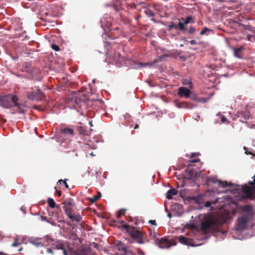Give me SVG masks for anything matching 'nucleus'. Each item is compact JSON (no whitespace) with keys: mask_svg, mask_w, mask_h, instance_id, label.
<instances>
[{"mask_svg":"<svg viewBox=\"0 0 255 255\" xmlns=\"http://www.w3.org/2000/svg\"><path fill=\"white\" fill-rule=\"evenodd\" d=\"M227 187H229V189L226 191L227 192H229L233 194H239L241 192H243L244 194L240 196V200H243L247 199H251V195L248 194V192L250 190V187L247 184L242 185L240 187L238 185L230 183H228Z\"/></svg>","mask_w":255,"mask_h":255,"instance_id":"obj_1","label":"nucleus"},{"mask_svg":"<svg viewBox=\"0 0 255 255\" xmlns=\"http://www.w3.org/2000/svg\"><path fill=\"white\" fill-rule=\"evenodd\" d=\"M18 98L15 95L8 94L3 96H0V106L3 108L9 109L13 106L18 107Z\"/></svg>","mask_w":255,"mask_h":255,"instance_id":"obj_2","label":"nucleus"},{"mask_svg":"<svg viewBox=\"0 0 255 255\" xmlns=\"http://www.w3.org/2000/svg\"><path fill=\"white\" fill-rule=\"evenodd\" d=\"M249 218L247 216H242L238 218L237 225L235 227L237 231H243L246 229L249 222Z\"/></svg>","mask_w":255,"mask_h":255,"instance_id":"obj_3","label":"nucleus"},{"mask_svg":"<svg viewBox=\"0 0 255 255\" xmlns=\"http://www.w3.org/2000/svg\"><path fill=\"white\" fill-rule=\"evenodd\" d=\"M155 242L156 245H157L159 248L163 249H169L171 246H175L176 244V243L171 244L170 242L164 238L157 239Z\"/></svg>","mask_w":255,"mask_h":255,"instance_id":"obj_4","label":"nucleus"},{"mask_svg":"<svg viewBox=\"0 0 255 255\" xmlns=\"http://www.w3.org/2000/svg\"><path fill=\"white\" fill-rule=\"evenodd\" d=\"M210 183H218L219 185L223 188H226L228 185L227 181L223 182L220 180H218L216 177H210L207 178L206 184L209 185Z\"/></svg>","mask_w":255,"mask_h":255,"instance_id":"obj_5","label":"nucleus"},{"mask_svg":"<svg viewBox=\"0 0 255 255\" xmlns=\"http://www.w3.org/2000/svg\"><path fill=\"white\" fill-rule=\"evenodd\" d=\"M161 7L160 5H154L151 9L145 8L144 9V12L147 15L149 16H155L156 15L159 14L160 16H162L161 14L158 13L157 12L160 11Z\"/></svg>","mask_w":255,"mask_h":255,"instance_id":"obj_6","label":"nucleus"},{"mask_svg":"<svg viewBox=\"0 0 255 255\" xmlns=\"http://www.w3.org/2000/svg\"><path fill=\"white\" fill-rule=\"evenodd\" d=\"M253 208L252 205H243L241 207L242 211L246 213V215L244 216H247L248 218H253L254 216Z\"/></svg>","mask_w":255,"mask_h":255,"instance_id":"obj_7","label":"nucleus"},{"mask_svg":"<svg viewBox=\"0 0 255 255\" xmlns=\"http://www.w3.org/2000/svg\"><path fill=\"white\" fill-rule=\"evenodd\" d=\"M192 93V91L188 88L180 87L178 88V94L181 97L188 98Z\"/></svg>","mask_w":255,"mask_h":255,"instance_id":"obj_8","label":"nucleus"},{"mask_svg":"<svg viewBox=\"0 0 255 255\" xmlns=\"http://www.w3.org/2000/svg\"><path fill=\"white\" fill-rule=\"evenodd\" d=\"M179 242L182 245H186L187 246L190 247H196L198 245H195L192 243V240H188L187 238L184 237L183 235H180L178 237Z\"/></svg>","mask_w":255,"mask_h":255,"instance_id":"obj_9","label":"nucleus"},{"mask_svg":"<svg viewBox=\"0 0 255 255\" xmlns=\"http://www.w3.org/2000/svg\"><path fill=\"white\" fill-rule=\"evenodd\" d=\"M108 17H102L100 20L101 27L103 28L105 32H107V29H109L111 26V23L107 20Z\"/></svg>","mask_w":255,"mask_h":255,"instance_id":"obj_10","label":"nucleus"},{"mask_svg":"<svg viewBox=\"0 0 255 255\" xmlns=\"http://www.w3.org/2000/svg\"><path fill=\"white\" fill-rule=\"evenodd\" d=\"M85 97L84 94H82L80 93L76 95L73 99L74 101V103L77 105H80L81 102L85 103L86 102L84 98Z\"/></svg>","mask_w":255,"mask_h":255,"instance_id":"obj_11","label":"nucleus"},{"mask_svg":"<svg viewBox=\"0 0 255 255\" xmlns=\"http://www.w3.org/2000/svg\"><path fill=\"white\" fill-rule=\"evenodd\" d=\"M192 17H186L185 20L184 18H182V20L184 21L183 22L179 21L177 24L179 29L181 31L184 30V25L190 23L191 20L192 19Z\"/></svg>","mask_w":255,"mask_h":255,"instance_id":"obj_12","label":"nucleus"},{"mask_svg":"<svg viewBox=\"0 0 255 255\" xmlns=\"http://www.w3.org/2000/svg\"><path fill=\"white\" fill-rule=\"evenodd\" d=\"M155 64V62L150 63V62H145L141 63L138 62L134 64V66L133 67L134 69H138V68H146L147 66L151 67L153 66Z\"/></svg>","mask_w":255,"mask_h":255,"instance_id":"obj_13","label":"nucleus"},{"mask_svg":"<svg viewBox=\"0 0 255 255\" xmlns=\"http://www.w3.org/2000/svg\"><path fill=\"white\" fill-rule=\"evenodd\" d=\"M175 106L176 107L179 109H192L193 106L191 104H187L186 103H178L175 102Z\"/></svg>","mask_w":255,"mask_h":255,"instance_id":"obj_14","label":"nucleus"},{"mask_svg":"<svg viewBox=\"0 0 255 255\" xmlns=\"http://www.w3.org/2000/svg\"><path fill=\"white\" fill-rule=\"evenodd\" d=\"M171 210L172 211H175L178 212H183V206L182 205L178 203H174L171 206Z\"/></svg>","mask_w":255,"mask_h":255,"instance_id":"obj_15","label":"nucleus"},{"mask_svg":"<svg viewBox=\"0 0 255 255\" xmlns=\"http://www.w3.org/2000/svg\"><path fill=\"white\" fill-rule=\"evenodd\" d=\"M27 98L30 101H40V99L38 98L36 93H35L33 91L27 93Z\"/></svg>","mask_w":255,"mask_h":255,"instance_id":"obj_16","label":"nucleus"},{"mask_svg":"<svg viewBox=\"0 0 255 255\" xmlns=\"http://www.w3.org/2000/svg\"><path fill=\"white\" fill-rule=\"evenodd\" d=\"M178 191L175 188H172L168 190L166 194V197L167 199L170 200L172 198L173 195H176L177 194Z\"/></svg>","mask_w":255,"mask_h":255,"instance_id":"obj_17","label":"nucleus"},{"mask_svg":"<svg viewBox=\"0 0 255 255\" xmlns=\"http://www.w3.org/2000/svg\"><path fill=\"white\" fill-rule=\"evenodd\" d=\"M62 133H64L65 135L72 136L74 134V131L72 128H63L60 129Z\"/></svg>","mask_w":255,"mask_h":255,"instance_id":"obj_18","label":"nucleus"},{"mask_svg":"<svg viewBox=\"0 0 255 255\" xmlns=\"http://www.w3.org/2000/svg\"><path fill=\"white\" fill-rule=\"evenodd\" d=\"M250 117V112L248 111H243L242 118L240 119L239 121L242 123H247V121L249 119Z\"/></svg>","mask_w":255,"mask_h":255,"instance_id":"obj_19","label":"nucleus"},{"mask_svg":"<svg viewBox=\"0 0 255 255\" xmlns=\"http://www.w3.org/2000/svg\"><path fill=\"white\" fill-rule=\"evenodd\" d=\"M77 129L79 132L80 134L83 136L88 135L89 133H90L88 130L86 129L85 128L83 127H77Z\"/></svg>","mask_w":255,"mask_h":255,"instance_id":"obj_20","label":"nucleus"},{"mask_svg":"<svg viewBox=\"0 0 255 255\" xmlns=\"http://www.w3.org/2000/svg\"><path fill=\"white\" fill-rule=\"evenodd\" d=\"M72 222H76L77 223L80 222L82 219V217L79 214H77L75 215H73V214L68 218Z\"/></svg>","mask_w":255,"mask_h":255,"instance_id":"obj_21","label":"nucleus"},{"mask_svg":"<svg viewBox=\"0 0 255 255\" xmlns=\"http://www.w3.org/2000/svg\"><path fill=\"white\" fill-rule=\"evenodd\" d=\"M74 206H64L63 208L65 212V214L67 215V217L69 218L70 216L72 215V213L73 212V207Z\"/></svg>","mask_w":255,"mask_h":255,"instance_id":"obj_22","label":"nucleus"},{"mask_svg":"<svg viewBox=\"0 0 255 255\" xmlns=\"http://www.w3.org/2000/svg\"><path fill=\"white\" fill-rule=\"evenodd\" d=\"M130 235H131L132 238L134 240H137L139 238H143V236L141 234V233L139 231H136L135 232H133L131 233Z\"/></svg>","mask_w":255,"mask_h":255,"instance_id":"obj_23","label":"nucleus"},{"mask_svg":"<svg viewBox=\"0 0 255 255\" xmlns=\"http://www.w3.org/2000/svg\"><path fill=\"white\" fill-rule=\"evenodd\" d=\"M233 52H234V55L235 57L239 58V59H242L243 57L240 55V52L242 50V48L241 47L239 48H233Z\"/></svg>","mask_w":255,"mask_h":255,"instance_id":"obj_24","label":"nucleus"},{"mask_svg":"<svg viewBox=\"0 0 255 255\" xmlns=\"http://www.w3.org/2000/svg\"><path fill=\"white\" fill-rule=\"evenodd\" d=\"M63 205L64 206H75L74 200L70 198L66 199L65 201L63 202Z\"/></svg>","mask_w":255,"mask_h":255,"instance_id":"obj_25","label":"nucleus"},{"mask_svg":"<svg viewBox=\"0 0 255 255\" xmlns=\"http://www.w3.org/2000/svg\"><path fill=\"white\" fill-rule=\"evenodd\" d=\"M36 90L37 93L36 95L38 97V98L40 99V101H41L45 97V94L38 87H37Z\"/></svg>","mask_w":255,"mask_h":255,"instance_id":"obj_26","label":"nucleus"},{"mask_svg":"<svg viewBox=\"0 0 255 255\" xmlns=\"http://www.w3.org/2000/svg\"><path fill=\"white\" fill-rule=\"evenodd\" d=\"M233 21L234 23L238 24L239 25H240V26H242V27H243L245 30L251 31L252 29V27L250 25L244 24H242L235 20H233Z\"/></svg>","mask_w":255,"mask_h":255,"instance_id":"obj_27","label":"nucleus"},{"mask_svg":"<svg viewBox=\"0 0 255 255\" xmlns=\"http://www.w3.org/2000/svg\"><path fill=\"white\" fill-rule=\"evenodd\" d=\"M186 172L188 174V177H186L187 180H194L193 170L192 169L187 168L186 169Z\"/></svg>","mask_w":255,"mask_h":255,"instance_id":"obj_28","label":"nucleus"},{"mask_svg":"<svg viewBox=\"0 0 255 255\" xmlns=\"http://www.w3.org/2000/svg\"><path fill=\"white\" fill-rule=\"evenodd\" d=\"M118 250L119 251H123L124 252H127V250L125 245L123 244L122 242H119L118 245Z\"/></svg>","mask_w":255,"mask_h":255,"instance_id":"obj_29","label":"nucleus"},{"mask_svg":"<svg viewBox=\"0 0 255 255\" xmlns=\"http://www.w3.org/2000/svg\"><path fill=\"white\" fill-rule=\"evenodd\" d=\"M97 196H93L92 197L90 198L89 199V200L91 201L92 203L96 202L98 199H99L102 196V194L100 192H97Z\"/></svg>","mask_w":255,"mask_h":255,"instance_id":"obj_30","label":"nucleus"},{"mask_svg":"<svg viewBox=\"0 0 255 255\" xmlns=\"http://www.w3.org/2000/svg\"><path fill=\"white\" fill-rule=\"evenodd\" d=\"M48 205L52 208L55 207L56 203L53 198L49 197L47 199Z\"/></svg>","mask_w":255,"mask_h":255,"instance_id":"obj_31","label":"nucleus"},{"mask_svg":"<svg viewBox=\"0 0 255 255\" xmlns=\"http://www.w3.org/2000/svg\"><path fill=\"white\" fill-rule=\"evenodd\" d=\"M74 255H87L85 249L81 250L80 251H76L74 252Z\"/></svg>","mask_w":255,"mask_h":255,"instance_id":"obj_32","label":"nucleus"},{"mask_svg":"<svg viewBox=\"0 0 255 255\" xmlns=\"http://www.w3.org/2000/svg\"><path fill=\"white\" fill-rule=\"evenodd\" d=\"M182 82L183 85L189 86V88L192 87V82L191 81L187 79H183Z\"/></svg>","mask_w":255,"mask_h":255,"instance_id":"obj_33","label":"nucleus"},{"mask_svg":"<svg viewBox=\"0 0 255 255\" xmlns=\"http://www.w3.org/2000/svg\"><path fill=\"white\" fill-rule=\"evenodd\" d=\"M243 116V111H238L235 114V117L233 118V120H235L237 118L242 119Z\"/></svg>","mask_w":255,"mask_h":255,"instance_id":"obj_34","label":"nucleus"},{"mask_svg":"<svg viewBox=\"0 0 255 255\" xmlns=\"http://www.w3.org/2000/svg\"><path fill=\"white\" fill-rule=\"evenodd\" d=\"M211 205H212V203L210 201H208L205 202L204 206L205 207L210 208V210H213L214 209V208L213 206H211Z\"/></svg>","mask_w":255,"mask_h":255,"instance_id":"obj_35","label":"nucleus"},{"mask_svg":"<svg viewBox=\"0 0 255 255\" xmlns=\"http://www.w3.org/2000/svg\"><path fill=\"white\" fill-rule=\"evenodd\" d=\"M21 104L19 103V106L16 107L17 108L18 110L16 111L17 113L24 114L26 112V111L24 109L21 108Z\"/></svg>","mask_w":255,"mask_h":255,"instance_id":"obj_36","label":"nucleus"},{"mask_svg":"<svg viewBox=\"0 0 255 255\" xmlns=\"http://www.w3.org/2000/svg\"><path fill=\"white\" fill-rule=\"evenodd\" d=\"M23 67L24 68H26V69H27V72H30L31 71V64L29 63H25L23 64Z\"/></svg>","mask_w":255,"mask_h":255,"instance_id":"obj_37","label":"nucleus"},{"mask_svg":"<svg viewBox=\"0 0 255 255\" xmlns=\"http://www.w3.org/2000/svg\"><path fill=\"white\" fill-rule=\"evenodd\" d=\"M125 212H126V209H124L123 208L121 209L119 211V213L117 215V217L118 218H119L121 215H124L125 214Z\"/></svg>","mask_w":255,"mask_h":255,"instance_id":"obj_38","label":"nucleus"},{"mask_svg":"<svg viewBox=\"0 0 255 255\" xmlns=\"http://www.w3.org/2000/svg\"><path fill=\"white\" fill-rule=\"evenodd\" d=\"M51 48L53 50H54L55 51H58L60 50L59 47L58 45H56L55 44H53L51 45Z\"/></svg>","mask_w":255,"mask_h":255,"instance_id":"obj_39","label":"nucleus"},{"mask_svg":"<svg viewBox=\"0 0 255 255\" xmlns=\"http://www.w3.org/2000/svg\"><path fill=\"white\" fill-rule=\"evenodd\" d=\"M210 29L207 27H205L200 32V35H204L207 31H210Z\"/></svg>","mask_w":255,"mask_h":255,"instance_id":"obj_40","label":"nucleus"},{"mask_svg":"<svg viewBox=\"0 0 255 255\" xmlns=\"http://www.w3.org/2000/svg\"><path fill=\"white\" fill-rule=\"evenodd\" d=\"M208 99H205L203 98H199L197 101L202 103H206L207 102Z\"/></svg>","mask_w":255,"mask_h":255,"instance_id":"obj_41","label":"nucleus"},{"mask_svg":"<svg viewBox=\"0 0 255 255\" xmlns=\"http://www.w3.org/2000/svg\"><path fill=\"white\" fill-rule=\"evenodd\" d=\"M117 5H120L121 6H124V4L126 3V2L125 0H117Z\"/></svg>","mask_w":255,"mask_h":255,"instance_id":"obj_42","label":"nucleus"},{"mask_svg":"<svg viewBox=\"0 0 255 255\" xmlns=\"http://www.w3.org/2000/svg\"><path fill=\"white\" fill-rule=\"evenodd\" d=\"M195 199H194V201L197 204L200 203V201L201 200V196L200 195H198L197 196H195Z\"/></svg>","mask_w":255,"mask_h":255,"instance_id":"obj_43","label":"nucleus"},{"mask_svg":"<svg viewBox=\"0 0 255 255\" xmlns=\"http://www.w3.org/2000/svg\"><path fill=\"white\" fill-rule=\"evenodd\" d=\"M39 219L42 221H45L47 223H49V220L47 219L46 217L43 216H40Z\"/></svg>","mask_w":255,"mask_h":255,"instance_id":"obj_44","label":"nucleus"},{"mask_svg":"<svg viewBox=\"0 0 255 255\" xmlns=\"http://www.w3.org/2000/svg\"><path fill=\"white\" fill-rule=\"evenodd\" d=\"M202 172V171H201L200 172H194L193 171V174H194V179H196L197 178L199 177L200 176V173Z\"/></svg>","mask_w":255,"mask_h":255,"instance_id":"obj_45","label":"nucleus"},{"mask_svg":"<svg viewBox=\"0 0 255 255\" xmlns=\"http://www.w3.org/2000/svg\"><path fill=\"white\" fill-rule=\"evenodd\" d=\"M195 31H196L195 29L193 27L191 26L189 28L188 32L190 34H193L195 32Z\"/></svg>","mask_w":255,"mask_h":255,"instance_id":"obj_46","label":"nucleus"},{"mask_svg":"<svg viewBox=\"0 0 255 255\" xmlns=\"http://www.w3.org/2000/svg\"><path fill=\"white\" fill-rule=\"evenodd\" d=\"M30 243L35 245L37 247H38L40 245H42L41 243H40V242H35L34 241H30Z\"/></svg>","mask_w":255,"mask_h":255,"instance_id":"obj_47","label":"nucleus"},{"mask_svg":"<svg viewBox=\"0 0 255 255\" xmlns=\"http://www.w3.org/2000/svg\"><path fill=\"white\" fill-rule=\"evenodd\" d=\"M176 26V24H175L174 22H171L170 23V24L168 25V27L170 29H172L174 27H175Z\"/></svg>","mask_w":255,"mask_h":255,"instance_id":"obj_48","label":"nucleus"},{"mask_svg":"<svg viewBox=\"0 0 255 255\" xmlns=\"http://www.w3.org/2000/svg\"><path fill=\"white\" fill-rule=\"evenodd\" d=\"M195 198V196H188L186 198V200L188 201L194 200Z\"/></svg>","mask_w":255,"mask_h":255,"instance_id":"obj_49","label":"nucleus"},{"mask_svg":"<svg viewBox=\"0 0 255 255\" xmlns=\"http://www.w3.org/2000/svg\"><path fill=\"white\" fill-rule=\"evenodd\" d=\"M148 223L153 225V226H156V221L155 220H150L149 221H148Z\"/></svg>","mask_w":255,"mask_h":255,"instance_id":"obj_50","label":"nucleus"},{"mask_svg":"<svg viewBox=\"0 0 255 255\" xmlns=\"http://www.w3.org/2000/svg\"><path fill=\"white\" fill-rule=\"evenodd\" d=\"M198 98H198V97H197L196 96H195V95L191 96V99L192 100H194V101H197V100H198Z\"/></svg>","mask_w":255,"mask_h":255,"instance_id":"obj_51","label":"nucleus"},{"mask_svg":"<svg viewBox=\"0 0 255 255\" xmlns=\"http://www.w3.org/2000/svg\"><path fill=\"white\" fill-rule=\"evenodd\" d=\"M200 161L199 158H196L195 159H191L190 160V162L192 163H197Z\"/></svg>","mask_w":255,"mask_h":255,"instance_id":"obj_52","label":"nucleus"},{"mask_svg":"<svg viewBox=\"0 0 255 255\" xmlns=\"http://www.w3.org/2000/svg\"><path fill=\"white\" fill-rule=\"evenodd\" d=\"M221 116H222L221 121L222 123H224L227 121V118L224 116L222 115Z\"/></svg>","mask_w":255,"mask_h":255,"instance_id":"obj_53","label":"nucleus"},{"mask_svg":"<svg viewBox=\"0 0 255 255\" xmlns=\"http://www.w3.org/2000/svg\"><path fill=\"white\" fill-rule=\"evenodd\" d=\"M137 243H138V244H143V241H142V238H139L138 239H137Z\"/></svg>","mask_w":255,"mask_h":255,"instance_id":"obj_54","label":"nucleus"},{"mask_svg":"<svg viewBox=\"0 0 255 255\" xmlns=\"http://www.w3.org/2000/svg\"><path fill=\"white\" fill-rule=\"evenodd\" d=\"M48 223L50 224V225L53 226H57V223H56L55 222L50 221V220H49V223Z\"/></svg>","mask_w":255,"mask_h":255,"instance_id":"obj_55","label":"nucleus"},{"mask_svg":"<svg viewBox=\"0 0 255 255\" xmlns=\"http://www.w3.org/2000/svg\"><path fill=\"white\" fill-rule=\"evenodd\" d=\"M67 180V179H65V180H64L63 181V183L64 184V186H65V187L66 188H69V185L67 184V183H66V181Z\"/></svg>","mask_w":255,"mask_h":255,"instance_id":"obj_56","label":"nucleus"},{"mask_svg":"<svg viewBox=\"0 0 255 255\" xmlns=\"http://www.w3.org/2000/svg\"><path fill=\"white\" fill-rule=\"evenodd\" d=\"M45 238L48 240H49V241H54V239L50 237L48 235H46L45 236Z\"/></svg>","mask_w":255,"mask_h":255,"instance_id":"obj_57","label":"nucleus"},{"mask_svg":"<svg viewBox=\"0 0 255 255\" xmlns=\"http://www.w3.org/2000/svg\"><path fill=\"white\" fill-rule=\"evenodd\" d=\"M190 43L191 44V45H196L197 44V42L196 40H191L190 41Z\"/></svg>","mask_w":255,"mask_h":255,"instance_id":"obj_58","label":"nucleus"},{"mask_svg":"<svg viewBox=\"0 0 255 255\" xmlns=\"http://www.w3.org/2000/svg\"><path fill=\"white\" fill-rule=\"evenodd\" d=\"M47 253L53 254V251H52V249L50 248L47 249Z\"/></svg>","mask_w":255,"mask_h":255,"instance_id":"obj_59","label":"nucleus"},{"mask_svg":"<svg viewBox=\"0 0 255 255\" xmlns=\"http://www.w3.org/2000/svg\"><path fill=\"white\" fill-rule=\"evenodd\" d=\"M220 2H230V1H233L232 0H218Z\"/></svg>","mask_w":255,"mask_h":255,"instance_id":"obj_60","label":"nucleus"},{"mask_svg":"<svg viewBox=\"0 0 255 255\" xmlns=\"http://www.w3.org/2000/svg\"><path fill=\"white\" fill-rule=\"evenodd\" d=\"M19 244L18 243L14 242L12 244V247H16Z\"/></svg>","mask_w":255,"mask_h":255,"instance_id":"obj_61","label":"nucleus"},{"mask_svg":"<svg viewBox=\"0 0 255 255\" xmlns=\"http://www.w3.org/2000/svg\"><path fill=\"white\" fill-rule=\"evenodd\" d=\"M123 228L125 229H128L129 228V226L128 225L124 224L123 226Z\"/></svg>","mask_w":255,"mask_h":255,"instance_id":"obj_62","label":"nucleus"},{"mask_svg":"<svg viewBox=\"0 0 255 255\" xmlns=\"http://www.w3.org/2000/svg\"><path fill=\"white\" fill-rule=\"evenodd\" d=\"M135 4H134V3L131 4V5L130 4H127V6H130L131 8H133V7H135Z\"/></svg>","mask_w":255,"mask_h":255,"instance_id":"obj_63","label":"nucleus"},{"mask_svg":"<svg viewBox=\"0 0 255 255\" xmlns=\"http://www.w3.org/2000/svg\"><path fill=\"white\" fill-rule=\"evenodd\" d=\"M138 254L140 255H144V253L143 251L140 250L138 252Z\"/></svg>","mask_w":255,"mask_h":255,"instance_id":"obj_64","label":"nucleus"}]
</instances>
